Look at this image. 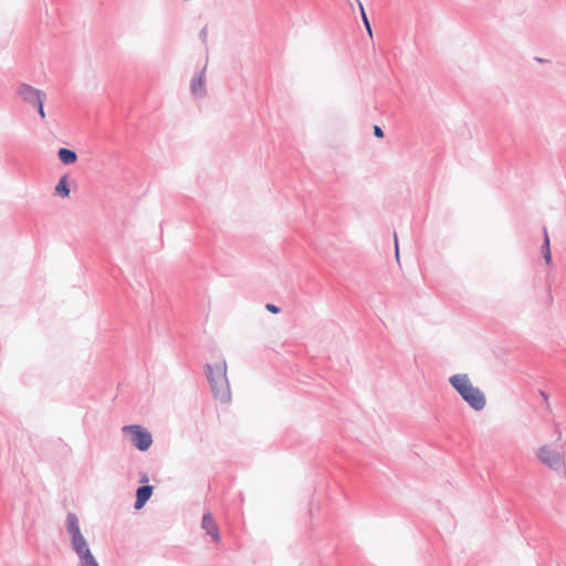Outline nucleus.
I'll return each mask as SVG.
<instances>
[{"instance_id":"f257e3e1","label":"nucleus","mask_w":566,"mask_h":566,"mask_svg":"<svg viewBox=\"0 0 566 566\" xmlns=\"http://www.w3.org/2000/svg\"><path fill=\"white\" fill-rule=\"evenodd\" d=\"M450 384L473 409L482 410L484 408L485 397L479 388L471 384L468 375H454L450 378Z\"/></svg>"},{"instance_id":"9d476101","label":"nucleus","mask_w":566,"mask_h":566,"mask_svg":"<svg viewBox=\"0 0 566 566\" xmlns=\"http://www.w3.org/2000/svg\"><path fill=\"white\" fill-rule=\"evenodd\" d=\"M57 157L64 165H72L77 160L76 153L69 148H60L57 151Z\"/></svg>"},{"instance_id":"39448f33","label":"nucleus","mask_w":566,"mask_h":566,"mask_svg":"<svg viewBox=\"0 0 566 566\" xmlns=\"http://www.w3.org/2000/svg\"><path fill=\"white\" fill-rule=\"evenodd\" d=\"M18 95L31 106L40 104L46 96L43 91L24 83L18 87Z\"/></svg>"},{"instance_id":"6e6552de","label":"nucleus","mask_w":566,"mask_h":566,"mask_svg":"<svg viewBox=\"0 0 566 566\" xmlns=\"http://www.w3.org/2000/svg\"><path fill=\"white\" fill-rule=\"evenodd\" d=\"M201 525H202V528L206 530V532L211 535L213 541H216V542L220 541V533H219L218 525L210 513H206L202 516Z\"/></svg>"},{"instance_id":"1a4fd4ad","label":"nucleus","mask_w":566,"mask_h":566,"mask_svg":"<svg viewBox=\"0 0 566 566\" xmlns=\"http://www.w3.org/2000/svg\"><path fill=\"white\" fill-rule=\"evenodd\" d=\"M153 486L150 485H144L139 488L136 492V502H135V509L140 510L144 507L146 502L150 499L153 494Z\"/></svg>"},{"instance_id":"a211bd4d","label":"nucleus","mask_w":566,"mask_h":566,"mask_svg":"<svg viewBox=\"0 0 566 566\" xmlns=\"http://www.w3.org/2000/svg\"><path fill=\"white\" fill-rule=\"evenodd\" d=\"M199 36H200V39H201V41H202L203 43H206V42H207V38H208V30H207V28H206V27L201 29V31H200V33H199Z\"/></svg>"},{"instance_id":"4468645a","label":"nucleus","mask_w":566,"mask_h":566,"mask_svg":"<svg viewBox=\"0 0 566 566\" xmlns=\"http://www.w3.org/2000/svg\"><path fill=\"white\" fill-rule=\"evenodd\" d=\"M356 1H357L358 6H359V9H360V13H361V19H363L364 25H365L368 34L371 36L373 35V31H371V27H370L369 20L367 18V14L365 12L364 6L360 2V0H356Z\"/></svg>"},{"instance_id":"dca6fc26","label":"nucleus","mask_w":566,"mask_h":566,"mask_svg":"<svg viewBox=\"0 0 566 566\" xmlns=\"http://www.w3.org/2000/svg\"><path fill=\"white\" fill-rule=\"evenodd\" d=\"M265 308L273 314H279L281 312V308L279 306L271 303L266 304Z\"/></svg>"},{"instance_id":"423d86ee","label":"nucleus","mask_w":566,"mask_h":566,"mask_svg":"<svg viewBox=\"0 0 566 566\" xmlns=\"http://www.w3.org/2000/svg\"><path fill=\"white\" fill-rule=\"evenodd\" d=\"M206 71L207 64L200 70V72L191 78L190 82V91L191 94L196 97L202 98L207 94L206 88Z\"/></svg>"},{"instance_id":"7ed1b4c3","label":"nucleus","mask_w":566,"mask_h":566,"mask_svg":"<svg viewBox=\"0 0 566 566\" xmlns=\"http://www.w3.org/2000/svg\"><path fill=\"white\" fill-rule=\"evenodd\" d=\"M122 432L140 451L148 450L153 444L151 433L142 426H125Z\"/></svg>"},{"instance_id":"f03ea898","label":"nucleus","mask_w":566,"mask_h":566,"mask_svg":"<svg viewBox=\"0 0 566 566\" xmlns=\"http://www.w3.org/2000/svg\"><path fill=\"white\" fill-rule=\"evenodd\" d=\"M208 377L216 399L230 400V388L227 379V366L223 360L207 365Z\"/></svg>"},{"instance_id":"9b49d317","label":"nucleus","mask_w":566,"mask_h":566,"mask_svg":"<svg viewBox=\"0 0 566 566\" xmlns=\"http://www.w3.org/2000/svg\"><path fill=\"white\" fill-rule=\"evenodd\" d=\"M67 524V532L71 536L81 534L80 526H78V520L75 514L70 513L66 518Z\"/></svg>"},{"instance_id":"6ab92c4d","label":"nucleus","mask_w":566,"mask_h":566,"mask_svg":"<svg viewBox=\"0 0 566 566\" xmlns=\"http://www.w3.org/2000/svg\"><path fill=\"white\" fill-rule=\"evenodd\" d=\"M374 135L379 138L384 137V130L381 129V127H379L378 125H375L374 126Z\"/></svg>"},{"instance_id":"2eb2a0df","label":"nucleus","mask_w":566,"mask_h":566,"mask_svg":"<svg viewBox=\"0 0 566 566\" xmlns=\"http://www.w3.org/2000/svg\"><path fill=\"white\" fill-rule=\"evenodd\" d=\"M81 566H99L95 557L87 558L81 562Z\"/></svg>"},{"instance_id":"f3484780","label":"nucleus","mask_w":566,"mask_h":566,"mask_svg":"<svg viewBox=\"0 0 566 566\" xmlns=\"http://www.w3.org/2000/svg\"><path fill=\"white\" fill-rule=\"evenodd\" d=\"M43 103H44V101H41L40 104L35 105L34 107H36V109L39 112V115L42 118H45V112H44Z\"/></svg>"},{"instance_id":"f8f14e48","label":"nucleus","mask_w":566,"mask_h":566,"mask_svg":"<svg viewBox=\"0 0 566 566\" xmlns=\"http://www.w3.org/2000/svg\"><path fill=\"white\" fill-rule=\"evenodd\" d=\"M55 193L65 198L70 196V187L67 184V176H63L55 186Z\"/></svg>"},{"instance_id":"ddd939ff","label":"nucleus","mask_w":566,"mask_h":566,"mask_svg":"<svg viewBox=\"0 0 566 566\" xmlns=\"http://www.w3.org/2000/svg\"><path fill=\"white\" fill-rule=\"evenodd\" d=\"M542 252H543V258H544L545 262L547 264H549L552 261V253H551V248H549V238H548L546 229H544V242H543V247H542Z\"/></svg>"},{"instance_id":"20e7f679","label":"nucleus","mask_w":566,"mask_h":566,"mask_svg":"<svg viewBox=\"0 0 566 566\" xmlns=\"http://www.w3.org/2000/svg\"><path fill=\"white\" fill-rule=\"evenodd\" d=\"M538 460L552 470H562L564 468V457L554 448L543 446L536 451Z\"/></svg>"},{"instance_id":"aec40b11","label":"nucleus","mask_w":566,"mask_h":566,"mask_svg":"<svg viewBox=\"0 0 566 566\" xmlns=\"http://www.w3.org/2000/svg\"><path fill=\"white\" fill-rule=\"evenodd\" d=\"M395 248H396V258L399 260V250H398V240L397 235H395Z\"/></svg>"},{"instance_id":"0eeeda50","label":"nucleus","mask_w":566,"mask_h":566,"mask_svg":"<svg viewBox=\"0 0 566 566\" xmlns=\"http://www.w3.org/2000/svg\"><path fill=\"white\" fill-rule=\"evenodd\" d=\"M71 538H72V547L75 551V553L77 554L81 562L85 560L87 558L94 557L88 547V544H87L86 539L84 538V536L82 535V533L73 535V536H71Z\"/></svg>"},{"instance_id":"412c9836","label":"nucleus","mask_w":566,"mask_h":566,"mask_svg":"<svg viewBox=\"0 0 566 566\" xmlns=\"http://www.w3.org/2000/svg\"><path fill=\"white\" fill-rule=\"evenodd\" d=\"M140 482H148V478H147V475H144V476L142 478Z\"/></svg>"}]
</instances>
